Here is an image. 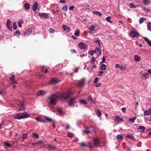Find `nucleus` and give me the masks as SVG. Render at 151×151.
<instances>
[{"mask_svg":"<svg viewBox=\"0 0 151 151\" xmlns=\"http://www.w3.org/2000/svg\"><path fill=\"white\" fill-rule=\"evenodd\" d=\"M85 80L86 79L85 78H83L81 80L79 81L76 84V85L79 87L82 86L83 84H84Z\"/></svg>","mask_w":151,"mask_h":151,"instance_id":"obj_6","label":"nucleus"},{"mask_svg":"<svg viewBox=\"0 0 151 151\" xmlns=\"http://www.w3.org/2000/svg\"><path fill=\"white\" fill-rule=\"evenodd\" d=\"M95 53V51L94 50H92L88 52V54L90 55L91 56H93Z\"/></svg>","mask_w":151,"mask_h":151,"instance_id":"obj_37","label":"nucleus"},{"mask_svg":"<svg viewBox=\"0 0 151 151\" xmlns=\"http://www.w3.org/2000/svg\"><path fill=\"white\" fill-rule=\"evenodd\" d=\"M88 29L89 30H91V31H93L95 29V27L94 26H93V25H91V26H90L88 28Z\"/></svg>","mask_w":151,"mask_h":151,"instance_id":"obj_45","label":"nucleus"},{"mask_svg":"<svg viewBox=\"0 0 151 151\" xmlns=\"http://www.w3.org/2000/svg\"><path fill=\"white\" fill-rule=\"evenodd\" d=\"M137 118L136 116H134L133 118H130L129 119V121H130L132 123H134V122L135 120Z\"/></svg>","mask_w":151,"mask_h":151,"instance_id":"obj_29","label":"nucleus"},{"mask_svg":"<svg viewBox=\"0 0 151 151\" xmlns=\"http://www.w3.org/2000/svg\"><path fill=\"white\" fill-rule=\"evenodd\" d=\"M70 96V93L67 92L61 95L60 96L57 94H55L51 95L48 98L49 103L51 105H55L58 99L60 97L61 98L67 100V102L69 105L73 106L75 103L74 101L75 98H74L71 99L69 101H68V99Z\"/></svg>","mask_w":151,"mask_h":151,"instance_id":"obj_1","label":"nucleus"},{"mask_svg":"<svg viewBox=\"0 0 151 151\" xmlns=\"http://www.w3.org/2000/svg\"><path fill=\"white\" fill-rule=\"evenodd\" d=\"M103 72L102 71H100L98 74V76H101L103 74Z\"/></svg>","mask_w":151,"mask_h":151,"instance_id":"obj_63","label":"nucleus"},{"mask_svg":"<svg viewBox=\"0 0 151 151\" xmlns=\"http://www.w3.org/2000/svg\"><path fill=\"white\" fill-rule=\"evenodd\" d=\"M93 145L95 147H98L99 142V140L97 137L93 138Z\"/></svg>","mask_w":151,"mask_h":151,"instance_id":"obj_5","label":"nucleus"},{"mask_svg":"<svg viewBox=\"0 0 151 151\" xmlns=\"http://www.w3.org/2000/svg\"><path fill=\"white\" fill-rule=\"evenodd\" d=\"M79 145H81L82 147H86V144L85 142H82L79 144Z\"/></svg>","mask_w":151,"mask_h":151,"instance_id":"obj_53","label":"nucleus"},{"mask_svg":"<svg viewBox=\"0 0 151 151\" xmlns=\"http://www.w3.org/2000/svg\"><path fill=\"white\" fill-rule=\"evenodd\" d=\"M43 142V141L42 140H40L38 142H36L34 143L33 144V145L34 146H37L39 145H41V142Z\"/></svg>","mask_w":151,"mask_h":151,"instance_id":"obj_26","label":"nucleus"},{"mask_svg":"<svg viewBox=\"0 0 151 151\" xmlns=\"http://www.w3.org/2000/svg\"><path fill=\"white\" fill-rule=\"evenodd\" d=\"M22 119V117L21 113L17 114H16V116L14 117V119Z\"/></svg>","mask_w":151,"mask_h":151,"instance_id":"obj_20","label":"nucleus"},{"mask_svg":"<svg viewBox=\"0 0 151 151\" xmlns=\"http://www.w3.org/2000/svg\"><path fill=\"white\" fill-rule=\"evenodd\" d=\"M35 119L37 122H40L43 123H45V121L43 119H40L37 118H36Z\"/></svg>","mask_w":151,"mask_h":151,"instance_id":"obj_35","label":"nucleus"},{"mask_svg":"<svg viewBox=\"0 0 151 151\" xmlns=\"http://www.w3.org/2000/svg\"><path fill=\"white\" fill-rule=\"evenodd\" d=\"M42 147H44L45 149H46L48 148V145L45 144L41 147V148H42Z\"/></svg>","mask_w":151,"mask_h":151,"instance_id":"obj_55","label":"nucleus"},{"mask_svg":"<svg viewBox=\"0 0 151 151\" xmlns=\"http://www.w3.org/2000/svg\"><path fill=\"white\" fill-rule=\"evenodd\" d=\"M55 148L54 147H52L48 145V149H55Z\"/></svg>","mask_w":151,"mask_h":151,"instance_id":"obj_56","label":"nucleus"},{"mask_svg":"<svg viewBox=\"0 0 151 151\" xmlns=\"http://www.w3.org/2000/svg\"><path fill=\"white\" fill-rule=\"evenodd\" d=\"M32 28H30L28 29H27L26 32L24 33L25 36H26L27 35H28L29 34L32 32Z\"/></svg>","mask_w":151,"mask_h":151,"instance_id":"obj_17","label":"nucleus"},{"mask_svg":"<svg viewBox=\"0 0 151 151\" xmlns=\"http://www.w3.org/2000/svg\"><path fill=\"white\" fill-rule=\"evenodd\" d=\"M92 13L96 14V15H99L100 17H101L102 15V14L100 12L98 11L93 12H92Z\"/></svg>","mask_w":151,"mask_h":151,"instance_id":"obj_28","label":"nucleus"},{"mask_svg":"<svg viewBox=\"0 0 151 151\" xmlns=\"http://www.w3.org/2000/svg\"><path fill=\"white\" fill-rule=\"evenodd\" d=\"M7 28L10 31H12V27L11 24V21L9 19L7 20Z\"/></svg>","mask_w":151,"mask_h":151,"instance_id":"obj_7","label":"nucleus"},{"mask_svg":"<svg viewBox=\"0 0 151 151\" xmlns=\"http://www.w3.org/2000/svg\"><path fill=\"white\" fill-rule=\"evenodd\" d=\"M143 2L145 5H148L150 3V0H143Z\"/></svg>","mask_w":151,"mask_h":151,"instance_id":"obj_22","label":"nucleus"},{"mask_svg":"<svg viewBox=\"0 0 151 151\" xmlns=\"http://www.w3.org/2000/svg\"><path fill=\"white\" fill-rule=\"evenodd\" d=\"M129 35L132 37H138L139 36V34L138 32L134 30L131 31L129 32Z\"/></svg>","mask_w":151,"mask_h":151,"instance_id":"obj_2","label":"nucleus"},{"mask_svg":"<svg viewBox=\"0 0 151 151\" xmlns=\"http://www.w3.org/2000/svg\"><path fill=\"white\" fill-rule=\"evenodd\" d=\"M127 137L131 139L132 140H134L135 139L134 137L132 134H129L127 135Z\"/></svg>","mask_w":151,"mask_h":151,"instance_id":"obj_32","label":"nucleus"},{"mask_svg":"<svg viewBox=\"0 0 151 151\" xmlns=\"http://www.w3.org/2000/svg\"><path fill=\"white\" fill-rule=\"evenodd\" d=\"M58 112L60 113V114H62L63 112L62 111V109L61 108H59L57 110Z\"/></svg>","mask_w":151,"mask_h":151,"instance_id":"obj_49","label":"nucleus"},{"mask_svg":"<svg viewBox=\"0 0 151 151\" xmlns=\"http://www.w3.org/2000/svg\"><path fill=\"white\" fill-rule=\"evenodd\" d=\"M123 136L122 134H118L116 138L117 140L119 142H120L121 140H122L123 139Z\"/></svg>","mask_w":151,"mask_h":151,"instance_id":"obj_18","label":"nucleus"},{"mask_svg":"<svg viewBox=\"0 0 151 151\" xmlns=\"http://www.w3.org/2000/svg\"><path fill=\"white\" fill-rule=\"evenodd\" d=\"M83 132H84L86 134H88L90 132L88 130L86 129L83 130Z\"/></svg>","mask_w":151,"mask_h":151,"instance_id":"obj_57","label":"nucleus"},{"mask_svg":"<svg viewBox=\"0 0 151 151\" xmlns=\"http://www.w3.org/2000/svg\"><path fill=\"white\" fill-rule=\"evenodd\" d=\"M142 8L144 11L147 12H149V11H150V10L149 9H147L145 7H143Z\"/></svg>","mask_w":151,"mask_h":151,"instance_id":"obj_61","label":"nucleus"},{"mask_svg":"<svg viewBox=\"0 0 151 151\" xmlns=\"http://www.w3.org/2000/svg\"><path fill=\"white\" fill-rule=\"evenodd\" d=\"M20 32L19 31L17 30L14 33V35L17 36H19L20 35Z\"/></svg>","mask_w":151,"mask_h":151,"instance_id":"obj_43","label":"nucleus"},{"mask_svg":"<svg viewBox=\"0 0 151 151\" xmlns=\"http://www.w3.org/2000/svg\"><path fill=\"white\" fill-rule=\"evenodd\" d=\"M51 83L53 84H55L59 82L58 79L56 78H53L50 80Z\"/></svg>","mask_w":151,"mask_h":151,"instance_id":"obj_9","label":"nucleus"},{"mask_svg":"<svg viewBox=\"0 0 151 151\" xmlns=\"http://www.w3.org/2000/svg\"><path fill=\"white\" fill-rule=\"evenodd\" d=\"M144 114L145 116H148L151 114V111L150 110V109L148 110H145L144 112Z\"/></svg>","mask_w":151,"mask_h":151,"instance_id":"obj_14","label":"nucleus"},{"mask_svg":"<svg viewBox=\"0 0 151 151\" xmlns=\"http://www.w3.org/2000/svg\"><path fill=\"white\" fill-rule=\"evenodd\" d=\"M80 34V31L78 30L77 29L76 30V32L74 33V35L76 36H78Z\"/></svg>","mask_w":151,"mask_h":151,"instance_id":"obj_31","label":"nucleus"},{"mask_svg":"<svg viewBox=\"0 0 151 151\" xmlns=\"http://www.w3.org/2000/svg\"><path fill=\"white\" fill-rule=\"evenodd\" d=\"M129 6L131 8H135V6L132 3H130L129 4Z\"/></svg>","mask_w":151,"mask_h":151,"instance_id":"obj_54","label":"nucleus"},{"mask_svg":"<svg viewBox=\"0 0 151 151\" xmlns=\"http://www.w3.org/2000/svg\"><path fill=\"white\" fill-rule=\"evenodd\" d=\"M79 102L81 104L87 105V104L85 100H79Z\"/></svg>","mask_w":151,"mask_h":151,"instance_id":"obj_42","label":"nucleus"},{"mask_svg":"<svg viewBox=\"0 0 151 151\" xmlns=\"http://www.w3.org/2000/svg\"><path fill=\"white\" fill-rule=\"evenodd\" d=\"M115 119L116 121H118L119 122H122L124 120L123 119L121 118L118 115L116 116Z\"/></svg>","mask_w":151,"mask_h":151,"instance_id":"obj_15","label":"nucleus"},{"mask_svg":"<svg viewBox=\"0 0 151 151\" xmlns=\"http://www.w3.org/2000/svg\"><path fill=\"white\" fill-rule=\"evenodd\" d=\"M147 24V27L148 30L150 31H151V22H148Z\"/></svg>","mask_w":151,"mask_h":151,"instance_id":"obj_24","label":"nucleus"},{"mask_svg":"<svg viewBox=\"0 0 151 151\" xmlns=\"http://www.w3.org/2000/svg\"><path fill=\"white\" fill-rule=\"evenodd\" d=\"M145 20V19L144 18H142L140 19L139 22L140 24H141V23H142L143 21Z\"/></svg>","mask_w":151,"mask_h":151,"instance_id":"obj_47","label":"nucleus"},{"mask_svg":"<svg viewBox=\"0 0 151 151\" xmlns=\"http://www.w3.org/2000/svg\"><path fill=\"white\" fill-rule=\"evenodd\" d=\"M68 135L70 137H72L73 136V134L72 133H70V132H68Z\"/></svg>","mask_w":151,"mask_h":151,"instance_id":"obj_51","label":"nucleus"},{"mask_svg":"<svg viewBox=\"0 0 151 151\" xmlns=\"http://www.w3.org/2000/svg\"><path fill=\"white\" fill-rule=\"evenodd\" d=\"M33 135L34 137L36 138L37 139H38L39 137V135L37 134L34 133L33 134Z\"/></svg>","mask_w":151,"mask_h":151,"instance_id":"obj_50","label":"nucleus"},{"mask_svg":"<svg viewBox=\"0 0 151 151\" xmlns=\"http://www.w3.org/2000/svg\"><path fill=\"white\" fill-rule=\"evenodd\" d=\"M111 18V17H107L106 19V20L108 22H109L110 23H112V21H111L110 19Z\"/></svg>","mask_w":151,"mask_h":151,"instance_id":"obj_34","label":"nucleus"},{"mask_svg":"<svg viewBox=\"0 0 151 151\" xmlns=\"http://www.w3.org/2000/svg\"><path fill=\"white\" fill-rule=\"evenodd\" d=\"M15 78V76L14 75H12V76L10 78V80L11 81H13Z\"/></svg>","mask_w":151,"mask_h":151,"instance_id":"obj_58","label":"nucleus"},{"mask_svg":"<svg viewBox=\"0 0 151 151\" xmlns=\"http://www.w3.org/2000/svg\"><path fill=\"white\" fill-rule=\"evenodd\" d=\"M63 27L64 31H66V32H69L70 30V28L69 27L65 25H63Z\"/></svg>","mask_w":151,"mask_h":151,"instance_id":"obj_10","label":"nucleus"},{"mask_svg":"<svg viewBox=\"0 0 151 151\" xmlns=\"http://www.w3.org/2000/svg\"><path fill=\"white\" fill-rule=\"evenodd\" d=\"M106 65L104 64H102L101 66V69L102 70H104L106 69Z\"/></svg>","mask_w":151,"mask_h":151,"instance_id":"obj_36","label":"nucleus"},{"mask_svg":"<svg viewBox=\"0 0 151 151\" xmlns=\"http://www.w3.org/2000/svg\"><path fill=\"white\" fill-rule=\"evenodd\" d=\"M24 7L26 9L28 10L29 9L30 5L29 4L26 3L24 4Z\"/></svg>","mask_w":151,"mask_h":151,"instance_id":"obj_23","label":"nucleus"},{"mask_svg":"<svg viewBox=\"0 0 151 151\" xmlns=\"http://www.w3.org/2000/svg\"><path fill=\"white\" fill-rule=\"evenodd\" d=\"M23 23V21L22 20H19L18 22V26L21 27H22V24Z\"/></svg>","mask_w":151,"mask_h":151,"instance_id":"obj_39","label":"nucleus"},{"mask_svg":"<svg viewBox=\"0 0 151 151\" xmlns=\"http://www.w3.org/2000/svg\"><path fill=\"white\" fill-rule=\"evenodd\" d=\"M126 66H120V69L121 70L124 71L125 70L126 68Z\"/></svg>","mask_w":151,"mask_h":151,"instance_id":"obj_48","label":"nucleus"},{"mask_svg":"<svg viewBox=\"0 0 151 151\" xmlns=\"http://www.w3.org/2000/svg\"><path fill=\"white\" fill-rule=\"evenodd\" d=\"M98 81V78H96L95 79L94 82L95 83H97Z\"/></svg>","mask_w":151,"mask_h":151,"instance_id":"obj_62","label":"nucleus"},{"mask_svg":"<svg viewBox=\"0 0 151 151\" xmlns=\"http://www.w3.org/2000/svg\"><path fill=\"white\" fill-rule=\"evenodd\" d=\"M142 76H144L147 78H148L149 77V74L147 73H145L143 74Z\"/></svg>","mask_w":151,"mask_h":151,"instance_id":"obj_52","label":"nucleus"},{"mask_svg":"<svg viewBox=\"0 0 151 151\" xmlns=\"http://www.w3.org/2000/svg\"><path fill=\"white\" fill-rule=\"evenodd\" d=\"M138 129L139 130V132H143L145 130V128L144 126H141L139 127Z\"/></svg>","mask_w":151,"mask_h":151,"instance_id":"obj_19","label":"nucleus"},{"mask_svg":"<svg viewBox=\"0 0 151 151\" xmlns=\"http://www.w3.org/2000/svg\"><path fill=\"white\" fill-rule=\"evenodd\" d=\"M23 138V139H26L27 137V134H24L22 135Z\"/></svg>","mask_w":151,"mask_h":151,"instance_id":"obj_60","label":"nucleus"},{"mask_svg":"<svg viewBox=\"0 0 151 151\" xmlns=\"http://www.w3.org/2000/svg\"><path fill=\"white\" fill-rule=\"evenodd\" d=\"M24 108V104L22 103H20L18 104V107H17V109L19 111H21Z\"/></svg>","mask_w":151,"mask_h":151,"instance_id":"obj_8","label":"nucleus"},{"mask_svg":"<svg viewBox=\"0 0 151 151\" xmlns=\"http://www.w3.org/2000/svg\"><path fill=\"white\" fill-rule=\"evenodd\" d=\"M70 51L72 53H74L75 54H76L77 53L76 51V50L73 49H70Z\"/></svg>","mask_w":151,"mask_h":151,"instance_id":"obj_59","label":"nucleus"},{"mask_svg":"<svg viewBox=\"0 0 151 151\" xmlns=\"http://www.w3.org/2000/svg\"><path fill=\"white\" fill-rule=\"evenodd\" d=\"M96 115L99 117L101 115V112L99 110H96Z\"/></svg>","mask_w":151,"mask_h":151,"instance_id":"obj_30","label":"nucleus"},{"mask_svg":"<svg viewBox=\"0 0 151 151\" xmlns=\"http://www.w3.org/2000/svg\"><path fill=\"white\" fill-rule=\"evenodd\" d=\"M44 118L45 119V120H46L47 122H50L51 123L52 125V126L53 127H54L55 126V121H53L52 119L45 116H44Z\"/></svg>","mask_w":151,"mask_h":151,"instance_id":"obj_3","label":"nucleus"},{"mask_svg":"<svg viewBox=\"0 0 151 151\" xmlns=\"http://www.w3.org/2000/svg\"><path fill=\"white\" fill-rule=\"evenodd\" d=\"M55 32V30L52 28H50L48 30V32L50 33H54Z\"/></svg>","mask_w":151,"mask_h":151,"instance_id":"obj_44","label":"nucleus"},{"mask_svg":"<svg viewBox=\"0 0 151 151\" xmlns=\"http://www.w3.org/2000/svg\"><path fill=\"white\" fill-rule=\"evenodd\" d=\"M144 39L147 42L149 45L151 47V41L149 40L146 37H144Z\"/></svg>","mask_w":151,"mask_h":151,"instance_id":"obj_21","label":"nucleus"},{"mask_svg":"<svg viewBox=\"0 0 151 151\" xmlns=\"http://www.w3.org/2000/svg\"><path fill=\"white\" fill-rule=\"evenodd\" d=\"M94 51H95V53L98 52L99 55L101 54V51L100 48L96 47Z\"/></svg>","mask_w":151,"mask_h":151,"instance_id":"obj_27","label":"nucleus"},{"mask_svg":"<svg viewBox=\"0 0 151 151\" xmlns=\"http://www.w3.org/2000/svg\"><path fill=\"white\" fill-rule=\"evenodd\" d=\"M22 118H27L29 117V115L27 113L25 112L23 113H21Z\"/></svg>","mask_w":151,"mask_h":151,"instance_id":"obj_16","label":"nucleus"},{"mask_svg":"<svg viewBox=\"0 0 151 151\" xmlns=\"http://www.w3.org/2000/svg\"><path fill=\"white\" fill-rule=\"evenodd\" d=\"M88 100L90 101L92 103H94L93 100L91 96H89L88 97Z\"/></svg>","mask_w":151,"mask_h":151,"instance_id":"obj_40","label":"nucleus"},{"mask_svg":"<svg viewBox=\"0 0 151 151\" xmlns=\"http://www.w3.org/2000/svg\"><path fill=\"white\" fill-rule=\"evenodd\" d=\"M46 93V92L45 91H40L37 93V95L38 96H41L44 95Z\"/></svg>","mask_w":151,"mask_h":151,"instance_id":"obj_11","label":"nucleus"},{"mask_svg":"<svg viewBox=\"0 0 151 151\" xmlns=\"http://www.w3.org/2000/svg\"><path fill=\"white\" fill-rule=\"evenodd\" d=\"M68 9V6H64L62 8V10L64 12H66Z\"/></svg>","mask_w":151,"mask_h":151,"instance_id":"obj_46","label":"nucleus"},{"mask_svg":"<svg viewBox=\"0 0 151 151\" xmlns=\"http://www.w3.org/2000/svg\"><path fill=\"white\" fill-rule=\"evenodd\" d=\"M95 61L96 60L95 58L93 57H92L90 61V62L91 64H93L95 63Z\"/></svg>","mask_w":151,"mask_h":151,"instance_id":"obj_33","label":"nucleus"},{"mask_svg":"<svg viewBox=\"0 0 151 151\" xmlns=\"http://www.w3.org/2000/svg\"><path fill=\"white\" fill-rule=\"evenodd\" d=\"M4 145L8 147H10L11 146V145L10 143L6 142H4Z\"/></svg>","mask_w":151,"mask_h":151,"instance_id":"obj_38","label":"nucleus"},{"mask_svg":"<svg viewBox=\"0 0 151 151\" xmlns=\"http://www.w3.org/2000/svg\"><path fill=\"white\" fill-rule=\"evenodd\" d=\"M90 6L89 5H87L85 7L86 9H90Z\"/></svg>","mask_w":151,"mask_h":151,"instance_id":"obj_64","label":"nucleus"},{"mask_svg":"<svg viewBox=\"0 0 151 151\" xmlns=\"http://www.w3.org/2000/svg\"><path fill=\"white\" fill-rule=\"evenodd\" d=\"M38 15L40 17L46 19H47L49 17V15H47L46 14L39 13L38 14Z\"/></svg>","mask_w":151,"mask_h":151,"instance_id":"obj_13","label":"nucleus"},{"mask_svg":"<svg viewBox=\"0 0 151 151\" xmlns=\"http://www.w3.org/2000/svg\"><path fill=\"white\" fill-rule=\"evenodd\" d=\"M38 6V3L36 1L35 2L32 6L33 10L34 11H36L37 9Z\"/></svg>","mask_w":151,"mask_h":151,"instance_id":"obj_12","label":"nucleus"},{"mask_svg":"<svg viewBox=\"0 0 151 151\" xmlns=\"http://www.w3.org/2000/svg\"><path fill=\"white\" fill-rule=\"evenodd\" d=\"M140 58L138 55H135L134 56V59L135 61L136 62H138L140 60Z\"/></svg>","mask_w":151,"mask_h":151,"instance_id":"obj_25","label":"nucleus"},{"mask_svg":"<svg viewBox=\"0 0 151 151\" xmlns=\"http://www.w3.org/2000/svg\"><path fill=\"white\" fill-rule=\"evenodd\" d=\"M13 29H14L16 30L17 29V25L16 24V23L15 22H13Z\"/></svg>","mask_w":151,"mask_h":151,"instance_id":"obj_41","label":"nucleus"},{"mask_svg":"<svg viewBox=\"0 0 151 151\" xmlns=\"http://www.w3.org/2000/svg\"><path fill=\"white\" fill-rule=\"evenodd\" d=\"M78 46L81 49H87L88 48V46L83 43H79L78 44Z\"/></svg>","mask_w":151,"mask_h":151,"instance_id":"obj_4","label":"nucleus"}]
</instances>
